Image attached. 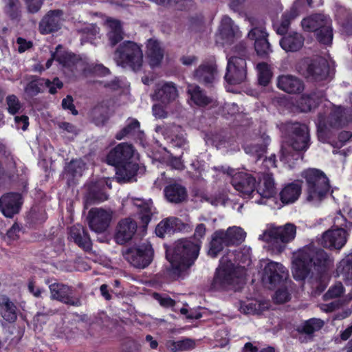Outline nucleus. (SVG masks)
<instances>
[{
  "mask_svg": "<svg viewBox=\"0 0 352 352\" xmlns=\"http://www.w3.org/2000/svg\"><path fill=\"white\" fill-rule=\"evenodd\" d=\"M108 199L107 195L103 191L100 183H93L89 185L88 190L84 198L85 208L98 204Z\"/></svg>",
  "mask_w": 352,
  "mask_h": 352,
  "instance_id": "nucleus-27",
  "label": "nucleus"
},
{
  "mask_svg": "<svg viewBox=\"0 0 352 352\" xmlns=\"http://www.w3.org/2000/svg\"><path fill=\"white\" fill-rule=\"evenodd\" d=\"M166 258L169 264L165 266L164 274L171 279H176L194 263L199 252L198 243H166Z\"/></svg>",
  "mask_w": 352,
  "mask_h": 352,
  "instance_id": "nucleus-1",
  "label": "nucleus"
},
{
  "mask_svg": "<svg viewBox=\"0 0 352 352\" xmlns=\"http://www.w3.org/2000/svg\"><path fill=\"white\" fill-rule=\"evenodd\" d=\"M244 284V267H234L231 262H229L225 266L221 265L217 270L212 286L214 289H227L232 287L236 290Z\"/></svg>",
  "mask_w": 352,
  "mask_h": 352,
  "instance_id": "nucleus-6",
  "label": "nucleus"
},
{
  "mask_svg": "<svg viewBox=\"0 0 352 352\" xmlns=\"http://www.w3.org/2000/svg\"><path fill=\"white\" fill-rule=\"evenodd\" d=\"M279 43L281 48L286 52H296L299 51L304 45V36L297 32H286L282 34Z\"/></svg>",
  "mask_w": 352,
  "mask_h": 352,
  "instance_id": "nucleus-24",
  "label": "nucleus"
},
{
  "mask_svg": "<svg viewBox=\"0 0 352 352\" xmlns=\"http://www.w3.org/2000/svg\"><path fill=\"white\" fill-rule=\"evenodd\" d=\"M344 292V287L341 282H337L331 286L323 295L324 300H329L340 297Z\"/></svg>",
  "mask_w": 352,
  "mask_h": 352,
  "instance_id": "nucleus-55",
  "label": "nucleus"
},
{
  "mask_svg": "<svg viewBox=\"0 0 352 352\" xmlns=\"http://www.w3.org/2000/svg\"><path fill=\"white\" fill-rule=\"evenodd\" d=\"M6 104L8 106V111L11 115H15L20 112L22 104L16 96L12 94L6 97Z\"/></svg>",
  "mask_w": 352,
  "mask_h": 352,
  "instance_id": "nucleus-56",
  "label": "nucleus"
},
{
  "mask_svg": "<svg viewBox=\"0 0 352 352\" xmlns=\"http://www.w3.org/2000/svg\"><path fill=\"white\" fill-rule=\"evenodd\" d=\"M113 59L118 66L138 72L143 65L142 47L135 42L125 41L115 50Z\"/></svg>",
  "mask_w": 352,
  "mask_h": 352,
  "instance_id": "nucleus-5",
  "label": "nucleus"
},
{
  "mask_svg": "<svg viewBox=\"0 0 352 352\" xmlns=\"http://www.w3.org/2000/svg\"><path fill=\"white\" fill-rule=\"evenodd\" d=\"M269 140L270 138L267 136L263 144H254L247 145L244 148L245 151L246 153L255 157L256 161H257L260 160L265 153Z\"/></svg>",
  "mask_w": 352,
  "mask_h": 352,
  "instance_id": "nucleus-47",
  "label": "nucleus"
},
{
  "mask_svg": "<svg viewBox=\"0 0 352 352\" xmlns=\"http://www.w3.org/2000/svg\"><path fill=\"white\" fill-rule=\"evenodd\" d=\"M347 232L343 228H334L324 232L322 234L323 242H346Z\"/></svg>",
  "mask_w": 352,
  "mask_h": 352,
  "instance_id": "nucleus-42",
  "label": "nucleus"
},
{
  "mask_svg": "<svg viewBox=\"0 0 352 352\" xmlns=\"http://www.w3.org/2000/svg\"><path fill=\"white\" fill-rule=\"evenodd\" d=\"M318 138L320 142H325L327 140L326 116L323 113H318L316 122Z\"/></svg>",
  "mask_w": 352,
  "mask_h": 352,
  "instance_id": "nucleus-53",
  "label": "nucleus"
},
{
  "mask_svg": "<svg viewBox=\"0 0 352 352\" xmlns=\"http://www.w3.org/2000/svg\"><path fill=\"white\" fill-rule=\"evenodd\" d=\"M4 157L6 158L4 178L14 179L17 175L16 163L15 159L10 151L7 153L6 155L4 156Z\"/></svg>",
  "mask_w": 352,
  "mask_h": 352,
  "instance_id": "nucleus-49",
  "label": "nucleus"
},
{
  "mask_svg": "<svg viewBox=\"0 0 352 352\" xmlns=\"http://www.w3.org/2000/svg\"><path fill=\"white\" fill-rule=\"evenodd\" d=\"M219 35L226 42L231 41L234 38L240 36L239 27L228 16H223L219 28Z\"/></svg>",
  "mask_w": 352,
  "mask_h": 352,
  "instance_id": "nucleus-29",
  "label": "nucleus"
},
{
  "mask_svg": "<svg viewBox=\"0 0 352 352\" xmlns=\"http://www.w3.org/2000/svg\"><path fill=\"white\" fill-rule=\"evenodd\" d=\"M134 154L135 149L132 144L120 143L109 151L107 156V162L113 166L133 163L131 160Z\"/></svg>",
  "mask_w": 352,
  "mask_h": 352,
  "instance_id": "nucleus-15",
  "label": "nucleus"
},
{
  "mask_svg": "<svg viewBox=\"0 0 352 352\" xmlns=\"http://www.w3.org/2000/svg\"><path fill=\"white\" fill-rule=\"evenodd\" d=\"M68 240L70 242H90V239L82 225L76 224L69 228Z\"/></svg>",
  "mask_w": 352,
  "mask_h": 352,
  "instance_id": "nucleus-44",
  "label": "nucleus"
},
{
  "mask_svg": "<svg viewBox=\"0 0 352 352\" xmlns=\"http://www.w3.org/2000/svg\"><path fill=\"white\" fill-rule=\"evenodd\" d=\"M257 192L264 198H270L276 194L274 180L271 175L263 177V184L259 186Z\"/></svg>",
  "mask_w": 352,
  "mask_h": 352,
  "instance_id": "nucleus-43",
  "label": "nucleus"
},
{
  "mask_svg": "<svg viewBox=\"0 0 352 352\" xmlns=\"http://www.w3.org/2000/svg\"><path fill=\"white\" fill-rule=\"evenodd\" d=\"M28 12L35 14L41 10L44 0H24Z\"/></svg>",
  "mask_w": 352,
  "mask_h": 352,
  "instance_id": "nucleus-60",
  "label": "nucleus"
},
{
  "mask_svg": "<svg viewBox=\"0 0 352 352\" xmlns=\"http://www.w3.org/2000/svg\"><path fill=\"white\" fill-rule=\"evenodd\" d=\"M283 130L287 138L280 149V159L285 163L297 160L302 155L299 151H306L310 146V135L308 126L299 122H287Z\"/></svg>",
  "mask_w": 352,
  "mask_h": 352,
  "instance_id": "nucleus-3",
  "label": "nucleus"
},
{
  "mask_svg": "<svg viewBox=\"0 0 352 352\" xmlns=\"http://www.w3.org/2000/svg\"><path fill=\"white\" fill-rule=\"evenodd\" d=\"M115 166H116L115 179L121 184L132 181L138 170V164L134 162Z\"/></svg>",
  "mask_w": 352,
  "mask_h": 352,
  "instance_id": "nucleus-34",
  "label": "nucleus"
},
{
  "mask_svg": "<svg viewBox=\"0 0 352 352\" xmlns=\"http://www.w3.org/2000/svg\"><path fill=\"white\" fill-rule=\"evenodd\" d=\"M346 218L343 214L342 210H339L336 212V216L333 219V227L334 228H342L346 225Z\"/></svg>",
  "mask_w": 352,
  "mask_h": 352,
  "instance_id": "nucleus-64",
  "label": "nucleus"
},
{
  "mask_svg": "<svg viewBox=\"0 0 352 352\" xmlns=\"http://www.w3.org/2000/svg\"><path fill=\"white\" fill-rule=\"evenodd\" d=\"M247 77L246 60L236 55L228 57L226 72L224 76L230 85H238L245 81Z\"/></svg>",
  "mask_w": 352,
  "mask_h": 352,
  "instance_id": "nucleus-9",
  "label": "nucleus"
},
{
  "mask_svg": "<svg viewBox=\"0 0 352 352\" xmlns=\"http://www.w3.org/2000/svg\"><path fill=\"white\" fill-rule=\"evenodd\" d=\"M221 170L229 175H232L231 184L243 196H250L254 192L256 182V179L250 174L243 172L234 174V170L229 167L227 168L221 167Z\"/></svg>",
  "mask_w": 352,
  "mask_h": 352,
  "instance_id": "nucleus-10",
  "label": "nucleus"
},
{
  "mask_svg": "<svg viewBox=\"0 0 352 352\" xmlns=\"http://www.w3.org/2000/svg\"><path fill=\"white\" fill-rule=\"evenodd\" d=\"M264 277L272 287H275L287 278L288 271L281 263L270 261L264 268Z\"/></svg>",
  "mask_w": 352,
  "mask_h": 352,
  "instance_id": "nucleus-23",
  "label": "nucleus"
},
{
  "mask_svg": "<svg viewBox=\"0 0 352 352\" xmlns=\"http://www.w3.org/2000/svg\"><path fill=\"white\" fill-rule=\"evenodd\" d=\"M290 294L286 288H280L274 294V300L276 303H285L290 300Z\"/></svg>",
  "mask_w": 352,
  "mask_h": 352,
  "instance_id": "nucleus-59",
  "label": "nucleus"
},
{
  "mask_svg": "<svg viewBox=\"0 0 352 352\" xmlns=\"http://www.w3.org/2000/svg\"><path fill=\"white\" fill-rule=\"evenodd\" d=\"M329 261L327 254L321 248L309 243L293 252L292 274L296 280L305 279L312 269L320 270L326 267Z\"/></svg>",
  "mask_w": 352,
  "mask_h": 352,
  "instance_id": "nucleus-2",
  "label": "nucleus"
},
{
  "mask_svg": "<svg viewBox=\"0 0 352 352\" xmlns=\"http://www.w3.org/2000/svg\"><path fill=\"white\" fill-rule=\"evenodd\" d=\"M131 201L138 209V214L142 223V232L145 233L153 215L155 213V208L153 207V201L151 199H143L137 197H132Z\"/></svg>",
  "mask_w": 352,
  "mask_h": 352,
  "instance_id": "nucleus-21",
  "label": "nucleus"
},
{
  "mask_svg": "<svg viewBox=\"0 0 352 352\" xmlns=\"http://www.w3.org/2000/svg\"><path fill=\"white\" fill-rule=\"evenodd\" d=\"M0 314L8 322H14L17 318L16 307L6 296H0Z\"/></svg>",
  "mask_w": 352,
  "mask_h": 352,
  "instance_id": "nucleus-38",
  "label": "nucleus"
},
{
  "mask_svg": "<svg viewBox=\"0 0 352 352\" xmlns=\"http://www.w3.org/2000/svg\"><path fill=\"white\" fill-rule=\"evenodd\" d=\"M277 86L280 89L289 94L300 93L304 89L302 81L291 75L279 76L277 80Z\"/></svg>",
  "mask_w": 352,
  "mask_h": 352,
  "instance_id": "nucleus-26",
  "label": "nucleus"
},
{
  "mask_svg": "<svg viewBox=\"0 0 352 352\" xmlns=\"http://www.w3.org/2000/svg\"><path fill=\"white\" fill-rule=\"evenodd\" d=\"M22 204V196L18 192H8L0 197V210L8 218H12L18 214Z\"/></svg>",
  "mask_w": 352,
  "mask_h": 352,
  "instance_id": "nucleus-16",
  "label": "nucleus"
},
{
  "mask_svg": "<svg viewBox=\"0 0 352 352\" xmlns=\"http://www.w3.org/2000/svg\"><path fill=\"white\" fill-rule=\"evenodd\" d=\"M140 128V124L138 120L129 118L126 126L116 134V138L122 140L124 138H133L142 140L144 133Z\"/></svg>",
  "mask_w": 352,
  "mask_h": 352,
  "instance_id": "nucleus-30",
  "label": "nucleus"
},
{
  "mask_svg": "<svg viewBox=\"0 0 352 352\" xmlns=\"http://www.w3.org/2000/svg\"><path fill=\"white\" fill-rule=\"evenodd\" d=\"M164 192L166 199L173 204L183 202L188 196L186 188L178 183H173L166 186Z\"/></svg>",
  "mask_w": 352,
  "mask_h": 352,
  "instance_id": "nucleus-28",
  "label": "nucleus"
},
{
  "mask_svg": "<svg viewBox=\"0 0 352 352\" xmlns=\"http://www.w3.org/2000/svg\"><path fill=\"white\" fill-rule=\"evenodd\" d=\"M302 187L298 183H291L285 186L280 192V198L283 204L295 202L301 194Z\"/></svg>",
  "mask_w": 352,
  "mask_h": 352,
  "instance_id": "nucleus-39",
  "label": "nucleus"
},
{
  "mask_svg": "<svg viewBox=\"0 0 352 352\" xmlns=\"http://www.w3.org/2000/svg\"><path fill=\"white\" fill-rule=\"evenodd\" d=\"M195 346V342L189 338H186L179 341L168 340L166 342V347L171 352H178L192 349Z\"/></svg>",
  "mask_w": 352,
  "mask_h": 352,
  "instance_id": "nucleus-45",
  "label": "nucleus"
},
{
  "mask_svg": "<svg viewBox=\"0 0 352 352\" xmlns=\"http://www.w3.org/2000/svg\"><path fill=\"white\" fill-rule=\"evenodd\" d=\"M63 83L56 77L52 81L49 79L39 78L31 80L24 88L25 93L30 97H34L41 92H43L44 88H48L51 94L57 92V89H61Z\"/></svg>",
  "mask_w": 352,
  "mask_h": 352,
  "instance_id": "nucleus-14",
  "label": "nucleus"
},
{
  "mask_svg": "<svg viewBox=\"0 0 352 352\" xmlns=\"http://www.w3.org/2000/svg\"><path fill=\"white\" fill-rule=\"evenodd\" d=\"M304 30L314 32L316 39L322 44L329 45L333 40V30L330 18L322 14L310 15L301 21Z\"/></svg>",
  "mask_w": 352,
  "mask_h": 352,
  "instance_id": "nucleus-7",
  "label": "nucleus"
},
{
  "mask_svg": "<svg viewBox=\"0 0 352 352\" xmlns=\"http://www.w3.org/2000/svg\"><path fill=\"white\" fill-rule=\"evenodd\" d=\"M187 93L190 96L191 100L197 106L205 107L214 103V100L208 96L205 91L197 85H188Z\"/></svg>",
  "mask_w": 352,
  "mask_h": 352,
  "instance_id": "nucleus-32",
  "label": "nucleus"
},
{
  "mask_svg": "<svg viewBox=\"0 0 352 352\" xmlns=\"http://www.w3.org/2000/svg\"><path fill=\"white\" fill-rule=\"evenodd\" d=\"M296 227L293 223H286L283 227L270 226L258 237L260 241L270 242L280 240V242H289L295 239Z\"/></svg>",
  "mask_w": 352,
  "mask_h": 352,
  "instance_id": "nucleus-11",
  "label": "nucleus"
},
{
  "mask_svg": "<svg viewBox=\"0 0 352 352\" xmlns=\"http://www.w3.org/2000/svg\"><path fill=\"white\" fill-rule=\"evenodd\" d=\"M62 107L64 109L71 111L72 113L74 116H76L78 113V111L76 109L75 106L74 104L73 98L70 95H67L66 98L63 99Z\"/></svg>",
  "mask_w": 352,
  "mask_h": 352,
  "instance_id": "nucleus-63",
  "label": "nucleus"
},
{
  "mask_svg": "<svg viewBox=\"0 0 352 352\" xmlns=\"http://www.w3.org/2000/svg\"><path fill=\"white\" fill-rule=\"evenodd\" d=\"M83 168V164L79 160H72L65 168V171L72 175L76 177L81 175Z\"/></svg>",
  "mask_w": 352,
  "mask_h": 352,
  "instance_id": "nucleus-58",
  "label": "nucleus"
},
{
  "mask_svg": "<svg viewBox=\"0 0 352 352\" xmlns=\"http://www.w3.org/2000/svg\"><path fill=\"white\" fill-rule=\"evenodd\" d=\"M217 66L214 60L202 63L193 73L195 80L204 85H211L214 82L217 76Z\"/></svg>",
  "mask_w": 352,
  "mask_h": 352,
  "instance_id": "nucleus-18",
  "label": "nucleus"
},
{
  "mask_svg": "<svg viewBox=\"0 0 352 352\" xmlns=\"http://www.w3.org/2000/svg\"><path fill=\"white\" fill-rule=\"evenodd\" d=\"M136 222L131 218H125L119 221L115 232L116 242H129L137 232Z\"/></svg>",
  "mask_w": 352,
  "mask_h": 352,
  "instance_id": "nucleus-22",
  "label": "nucleus"
},
{
  "mask_svg": "<svg viewBox=\"0 0 352 352\" xmlns=\"http://www.w3.org/2000/svg\"><path fill=\"white\" fill-rule=\"evenodd\" d=\"M89 228L97 233L104 232L112 219V212L100 208H91L87 214Z\"/></svg>",
  "mask_w": 352,
  "mask_h": 352,
  "instance_id": "nucleus-13",
  "label": "nucleus"
},
{
  "mask_svg": "<svg viewBox=\"0 0 352 352\" xmlns=\"http://www.w3.org/2000/svg\"><path fill=\"white\" fill-rule=\"evenodd\" d=\"M245 237L246 232L241 227L228 228V242L244 241Z\"/></svg>",
  "mask_w": 352,
  "mask_h": 352,
  "instance_id": "nucleus-57",
  "label": "nucleus"
},
{
  "mask_svg": "<svg viewBox=\"0 0 352 352\" xmlns=\"http://www.w3.org/2000/svg\"><path fill=\"white\" fill-rule=\"evenodd\" d=\"M315 94L303 95L299 101V107L303 112L310 111L318 105V102L314 100Z\"/></svg>",
  "mask_w": 352,
  "mask_h": 352,
  "instance_id": "nucleus-54",
  "label": "nucleus"
},
{
  "mask_svg": "<svg viewBox=\"0 0 352 352\" xmlns=\"http://www.w3.org/2000/svg\"><path fill=\"white\" fill-rule=\"evenodd\" d=\"M63 12L61 10L48 11L41 19L38 30L42 34L57 32L62 26Z\"/></svg>",
  "mask_w": 352,
  "mask_h": 352,
  "instance_id": "nucleus-17",
  "label": "nucleus"
},
{
  "mask_svg": "<svg viewBox=\"0 0 352 352\" xmlns=\"http://www.w3.org/2000/svg\"><path fill=\"white\" fill-rule=\"evenodd\" d=\"M146 54L149 64L152 67L160 65L164 58V50L160 43L155 39L148 40L146 45Z\"/></svg>",
  "mask_w": 352,
  "mask_h": 352,
  "instance_id": "nucleus-35",
  "label": "nucleus"
},
{
  "mask_svg": "<svg viewBox=\"0 0 352 352\" xmlns=\"http://www.w3.org/2000/svg\"><path fill=\"white\" fill-rule=\"evenodd\" d=\"M151 96L153 101H158L166 107L175 101L178 97V91L173 82H165L157 85Z\"/></svg>",
  "mask_w": 352,
  "mask_h": 352,
  "instance_id": "nucleus-19",
  "label": "nucleus"
},
{
  "mask_svg": "<svg viewBox=\"0 0 352 352\" xmlns=\"http://www.w3.org/2000/svg\"><path fill=\"white\" fill-rule=\"evenodd\" d=\"M54 58L63 67L67 68L72 72L76 65L79 63V60L75 54L60 50H58V55Z\"/></svg>",
  "mask_w": 352,
  "mask_h": 352,
  "instance_id": "nucleus-41",
  "label": "nucleus"
},
{
  "mask_svg": "<svg viewBox=\"0 0 352 352\" xmlns=\"http://www.w3.org/2000/svg\"><path fill=\"white\" fill-rule=\"evenodd\" d=\"M246 20L249 22L251 30L248 32V38L254 40V42L258 39L268 38V33L265 30V22L263 19H258L255 16H246Z\"/></svg>",
  "mask_w": 352,
  "mask_h": 352,
  "instance_id": "nucleus-31",
  "label": "nucleus"
},
{
  "mask_svg": "<svg viewBox=\"0 0 352 352\" xmlns=\"http://www.w3.org/2000/svg\"><path fill=\"white\" fill-rule=\"evenodd\" d=\"M87 41L94 39L99 33V28L94 25H89L82 30Z\"/></svg>",
  "mask_w": 352,
  "mask_h": 352,
  "instance_id": "nucleus-61",
  "label": "nucleus"
},
{
  "mask_svg": "<svg viewBox=\"0 0 352 352\" xmlns=\"http://www.w3.org/2000/svg\"><path fill=\"white\" fill-rule=\"evenodd\" d=\"M300 5V0H296L290 9L283 14L280 24L276 30L278 34H285L287 32L291 22L299 15Z\"/></svg>",
  "mask_w": 352,
  "mask_h": 352,
  "instance_id": "nucleus-33",
  "label": "nucleus"
},
{
  "mask_svg": "<svg viewBox=\"0 0 352 352\" xmlns=\"http://www.w3.org/2000/svg\"><path fill=\"white\" fill-rule=\"evenodd\" d=\"M49 288L51 299L70 306H82L81 297L72 296L73 289L72 287L60 283H54L50 285Z\"/></svg>",
  "mask_w": 352,
  "mask_h": 352,
  "instance_id": "nucleus-12",
  "label": "nucleus"
},
{
  "mask_svg": "<svg viewBox=\"0 0 352 352\" xmlns=\"http://www.w3.org/2000/svg\"><path fill=\"white\" fill-rule=\"evenodd\" d=\"M255 51L258 56L265 58L272 52L270 43L267 38L258 39L254 42Z\"/></svg>",
  "mask_w": 352,
  "mask_h": 352,
  "instance_id": "nucleus-52",
  "label": "nucleus"
},
{
  "mask_svg": "<svg viewBox=\"0 0 352 352\" xmlns=\"http://www.w3.org/2000/svg\"><path fill=\"white\" fill-rule=\"evenodd\" d=\"M327 61L321 57L311 61L306 70V78L310 80L320 82L325 80L329 75Z\"/></svg>",
  "mask_w": 352,
  "mask_h": 352,
  "instance_id": "nucleus-20",
  "label": "nucleus"
},
{
  "mask_svg": "<svg viewBox=\"0 0 352 352\" xmlns=\"http://www.w3.org/2000/svg\"><path fill=\"white\" fill-rule=\"evenodd\" d=\"M336 274L345 281L352 280V253L346 256L337 265Z\"/></svg>",
  "mask_w": 352,
  "mask_h": 352,
  "instance_id": "nucleus-40",
  "label": "nucleus"
},
{
  "mask_svg": "<svg viewBox=\"0 0 352 352\" xmlns=\"http://www.w3.org/2000/svg\"><path fill=\"white\" fill-rule=\"evenodd\" d=\"M184 224L182 220L175 217H169L162 220L155 228V234L161 239H164L166 234H171L177 230H180Z\"/></svg>",
  "mask_w": 352,
  "mask_h": 352,
  "instance_id": "nucleus-25",
  "label": "nucleus"
},
{
  "mask_svg": "<svg viewBox=\"0 0 352 352\" xmlns=\"http://www.w3.org/2000/svg\"><path fill=\"white\" fill-rule=\"evenodd\" d=\"M3 12L10 21L19 23L22 19V6L20 0H2Z\"/></svg>",
  "mask_w": 352,
  "mask_h": 352,
  "instance_id": "nucleus-36",
  "label": "nucleus"
},
{
  "mask_svg": "<svg viewBox=\"0 0 352 352\" xmlns=\"http://www.w3.org/2000/svg\"><path fill=\"white\" fill-rule=\"evenodd\" d=\"M103 108L102 107H96L91 111L93 119L97 124L104 123L107 119V116L102 113Z\"/></svg>",
  "mask_w": 352,
  "mask_h": 352,
  "instance_id": "nucleus-62",
  "label": "nucleus"
},
{
  "mask_svg": "<svg viewBox=\"0 0 352 352\" xmlns=\"http://www.w3.org/2000/svg\"><path fill=\"white\" fill-rule=\"evenodd\" d=\"M301 176L306 182V200L313 206H318L330 191L329 180L324 172L316 168H308Z\"/></svg>",
  "mask_w": 352,
  "mask_h": 352,
  "instance_id": "nucleus-4",
  "label": "nucleus"
},
{
  "mask_svg": "<svg viewBox=\"0 0 352 352\" xmlns=\"http://www.w3.org/2000/svg\"><path fill=\"white\" fill-rule=\"evenodd\" d=\"M258 70V80L261 85L266 86L272 77L269 65L265 63H260L256 65Z\"/></svg>",
  "mask_w": 352,
  "mask_h": 352,
  "instance_id": "nucleus-51",
  "label": "nucleus"
},
{
  "mask_svg": "<svg viewBox=\"0 0 352 352\" xmlns=\"http://www.w3.org/2000/svg\"><path fill=\"white\" fill-rule=\"evenodd\" d=\"M267 309L264 303L260 302H249L248 303H241L240 311L245 314H261Z\"/></svg>",
  "mask_w": 352,
  "mask_h": 352,
  "instance_id": "nucleus-48",
  "label": "nucleus"
},
{
  "mask_svg": "<svg viewBox=\"0 0 352 352\" xmlns=\"http://www.w3.org/2000/svg\"><path fill=\"white\" fill-rule=\"evenodd\" d=\"M324 325V322L318 318H311L305 321L299 331L307 335H311L319 331Z\"/></svg>",
  "mask_w": 352,
  "mask_h": 352,
  "instance_id": "nucleus-50",
  "label": "nucleus"
},
{
  "mask_svg": "<svg viewBox=\"0 0 352 352\" xmlns=\"http://www.w3.org/2000/svg\"><path fill=\"white\" fill-rule=\"evenodd\" d=\"M344 109L338 107L331 111L328 118H326L327 125L331 127H340L346 124V120L344 117Z\"/></svg>",
  "mask_w": 352,
  "mask_h": 352,
  "instance_id": "nucleus-46",
  "label": "nucleus"
},
{
  "mask_svg": "<svg viewBox=\"0 0 352 352\" xmlns=\"http://www.w3.org/2000/svg\"><path fill=\"white\" fill-rule=\"evenodd\" d=\"M107 36L110 46L114 47L124 38V32L121 23L118 20H108Z\"/></svg>",
  "mask_w": 352,
  "mask_h": 352,
  "instance_id": "nucleus-37",
  "label": "nucleus"
},
{
  "mask_svg": "<svg viewBox=\"0 0 352 352\" xmlns=\"http://www.w3.org/2000/svg\"><path fill=\"white\" fill-rule=\"evenodd\" d=\"M124 259L136 269H145L154 258V249L151 243H134L122 250Z\"/></svg>",
  "mask_w": 352,
  "mask_h": 352,
  "instance_id": "nucleus-8",
  "label": "nucleus"
}]
</instances>
